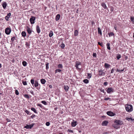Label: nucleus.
Instances as JSON below:
<instances>
[{
    "label": "nucleus",
    "instance_id": "52",
    "mask_svg": "<svg viewBox=\"0 0 134 134\" xmlns=\"http://www.w3.org/2000/svg\"><path fill=\"white\" fill-rule=\"evenodd\" d=\"M107 84H108V83L107 82H104V85L106 86V85H107Z\"/></svg>",
    "mask_w": 134,
    "mask_h": 134
},
{
    "label": "nucleus",
    "instance_id": "46",
    "mask_svg": "<svg viewBox=\"0 0 134 134\" xmlns=\"http://www.w3.org/2000/svg\"><path fill=\"white\" fill-rule=\"evenodd\" d=\"M68 132H73V131L72 130H68Z\"/></svg>",
    "mask_w": 134,
    "mask_h": 134
},
{
    "label": "nucleus",
    "instance_id": "17",
    "mask_svg": "<svg viewBox=\"0 0 134 134\" xmlns=\"http://www.w3.org/2000/svg\"><path fill=\"white\" fill-rule=\"evenodd\" d=\"M36 31L38 33H40V28L38 25H37L36 26Z\"/></svg>",
    "mask_w": 134,
    "mask_h": 134
},
{
    "label": "nucleus",
    "instance_id": "49",
    "mask_svg": "<svg viewBox=\"0 0 134 134\" xmlns=\"http://www.w3.org/2000/svg\"><path fill=\"white\" fill-rule=\"evenodd\" d=\"M100 91L101 92H102L103 93H104L105 92V91L104 90H102L101 89H100Z\"/></svg>",
    "mask_w": 134,
    "mask_h": 134
},
{
    "label": "nucleus",
    "instance_id": "27",
    "mask_svg": "<svg viewBox=\"0 0 134 134\" xmlns=\"http://www.w3.org/2000/svg\"><path fill=\"white\" fill-rule=\"evenodd\" d=\"M109 37L114 35V34L113 32H110L108 34Z\"/></svg>",
    "mask_w": 134,
    "mask_h": 134
},
{
    "label": "nucleus",
    "instance_id": "48",
    "mask_svg": "<svg viewBox=\"0 0 134 134\" xmlns=\"http://www.w3.org/2000/svg\"><path fill=\"white\" fill-rule=\"evenodd\" d=\"M114 69L113 68L111 70V73H113L114 72Z\"/></svg>",
    "mask_w": 134,
    "mask_h": 134
},
{
    "label": "nucleus",
    "instance_id": "6",
    "mask_svg": "<svg viewBox=\"0 0 134 134\" xmlns=\"http://www.w3.org/2000/svg\"><path fill=\"white\" fill-rule=\"evenodd\" d=\"M98 72L99 73V75L100 76L104 75L105 73L103 72V71L102 69L99 70Z\"/></svg>",
    "mask_w": 134,
    "mask_h": 134
},
{
    "label": "nucleus",
    "instance_id": "15",
    "mask_svg": "<svg viewBox=\"0 0 134 134\" xmlns=\"http://www.w3.org/2000/svg\"><path fill=\"white\" fill-rule=\"evenodd\" d=\"M64 88L66 92H67L69 88V87L66 85H64Z\"/></svg>",
    "mask_w": 134,
    "mask_h": 134
},
{
    "label": "nucleus",
    "instance_id": "33",
    "mask_svg": "<svg viewBox=\"0 0 134 134\" xmlns=\"http://www.w3.org/2000/svg\"><path fill=\"white\" fill-rule=\"evenodd\" d=\"M21 35L22 36L25 37V32L24 31H23L21 33Z\"/></svg>",
    "mask_w": 134,
    "mask_h": 134
},
{
    "label": "nucleus",
    "instance_id": "42",
    "mask_svg": "<svg viewBox=\"0 0 134 134\" xmlns=\"http://www.w3.org/2000/svg\"><path fill=\"white\" fill-rule=\"evenodd\" d=\"M15 39V37H13L11 38V40L12 42H13L14 41Z\"/></svg>",
    "mask_w": 134,
    "mask_h": 134
},
{
    "label": "nucleus",
    "instance_id": "37",
    "mask_svg": "<svg viewBox=\"0 0 134 134\" xmlns=\"http://www.w3.org/2000/svg\"><path fill=\"white\" fill-rule=\"evenodd\" d=\"M41 103L45 105H46L47 104L46 102L44 100L42 101Z\"/></svg>",
    "mask_w": 134,
    "mask_h": 134
},
{
    "label": "nucleus",
    "instance_id": "20",
    "mask_svg": "<svg viewBox=\"0 0 134 134\" xmlns=\"http://www.w3.org/2000/svg\"><path fill=\"white\" fill-rule=\"evenodd\" d=\"M2 5L3 8L5 9V8L7 6V4L5 2H4L2 4Z\"/></svg>",
    "mask_w": 134,
    "mask_h": 134
},
{
    "label": "nucleus",
    "instance_id": "12",
    "mask_svg": "<svg viewBox=\"0 0 134 134\" xmlns=\"http://www.w3.org/2000/svg\"><path fill=\"white\" fill-rule=\"evenodd\" d=\"M27 31L28 32V33L29 34H31V32H32V30H31L30 28L29 27H27Z\"/></svg>",
    "mask_w": 134,
    "mask_h": 134
},
{
    "label": "nucleus",
    "instance_id": "3",
    "mask_svg": "<svg viewBox=\"0 0 134 134\" xmlns=\"http://www.w3.org/2000/svg\"><path fill=\"white\" fill-rule=\"evenodd\" d=\"M114 122L117 125H121L123 124V122L120 120H115Z\"/></svg>",
    "mask_w": 134,
    "mask_h": 134
},
{
    "label": "nucleus",
    "instance_id": "32",
    "mask_svg": "<svg viewBox=\"0 0 134 134\" xmlns=\"http://www.w3.org/2000/svg\"><path fill=\"white\" fill-rule=\"evenodd\" d=\"M60 47L62 48V49L64 48V47H65L64 44L63 43H62L60 45Z\"/></svg>",
    "mask_w": 134,
    "mask_h": 134
},
{
    "label": "nucleus",
    "instance_id": "39",
    "mask_svg": "<svg viewBox=\"0 0 134 134\" xmlns=\"http://www.w3.org/2000/svg\"><path fill=\"white\" fill-rule=\"evenodd\" d=\"M31 84L33 85L34 83V79H31Z\"/></svg>",
    "mask_w": 134,
    "mask_h": 134
},
{
    "label": "nucleus",
    "instance_id": "60",
    "mask_svg": "<svg viewBox=\"0 0 134 134\" xmlns=\"http://www.w3.org/2000/svg\"><path fill=\"white\" fill-rule=\"evenodd\" d=\"M49 87H50V88H52V86L51 85H50L49 86Z\"/></svg>",
    "mask_w": 134,
    "mask_h": 134
},
{
    "label": "nucleus",
    "instance_id": "13",
    "mask_svg": "<svg viewBox=\"0 0 134 134\" xmlns=\"http://www.w3.org/2000/svg\"><path fill=\"white\" fill-rule=\"evenodd\" d=\"M104 66L105 68L107 69L109 68L110 65L108 64L105 63L104 64Z\"/></svg>",
    "mask_w": 134,
    "mask_h": 134
},
{
    "label": "nucleus",
    "instance_id": "62",
    "mask_svg": "<svg viewBox=\"0 0 134 134\" xmlns=\"http://www.w3.org/2000/svg\"><path fill=\"white\" fill-rule=\"evenodd\" d=\"M114 127L115 128H116V129H117V128L116 126H114Z\"/></svg>",
    "mask_w": 134,
    "mask_h": 134
},
{
    "label": "nucleus",
    "instance_id": "24",
    "mask_svg": "<svg viewBox=\"0 0 134 134\" xmlns=\"http://www.w3.org/2000/svg\"><path fill=\"white\" fill-rule=\"evenodd\" d=\"M35 86L36 87L38 86V84L37 81L35 80Z\"/></svg>",
    "mask_w": 134,
    "mask_h": 134
},
{
    "label": "nucleus",
    "instance_id": "50",
    "mask_svg": "<svg viewBox=\"0 0 134 134\" xmlns=\"http://www.w3.org/2000/svg\"><path fill=\"white\" fill-rule=\"evenodd\" d=\"M26 46H27L28 47V48L29 47V43H27V42L26 43Z\"/></svg>",
    "mask_w": 134,
    "mask_h": 134
},
{
    "label": "nucleus",
    "instance_id": "59",
    "mask_svg": "<svg viewBox=\"0 0 134 134\" xmlns=\"http://www.w3.org/2000/svg\"><path fill=\"white\" fill-rule=\"evenodd\" d=\"M2 67L1 64L0 63V68H1Z\"/></svg>",
    "mask_w": 134,
    "mask_h": 134
},
{
    "label": "nucleus",
    "instance_id": "44",
    "mask_svg": "<svg viewBox=\"0 0 134 134\" xmlns=\"http://www.w3.org/2000/svg\"><path fill=\"white\" fill-rule=\"evenodd\" d=\"M93 57H96V53H93Z\"/></svg>",
    "mask_w": 134,
    "mask_h": 134
},
{
    "label": "nucleus",
    "instance_id": "57",
    "mask_svg": "<svg viewBox=\"0 0 134 134\" xmlns=\"http://www.w3.org/2000/svg\"><path fill=\"white\" fill-rule=\"evenodd\" d=\"M23 84L24 85H25V81H23Z\"/></svg>",
    "mask_w": 134,
    "mask_h": 134
},
{
    "label": "nucleus",
    "instance_id": "40",
    "mask_svg": "<svg viewBox=\"0 0 134 134\" xmlns=\"http://www.w3.org/2000/svg\"><path fill=\"white\" fill-rule=\"evenodd\" d=\"M15 93L16 94V95H18L19 94V93L18 92V91L17 90H15Z\"/></svg>",
    "mask_w": 134,
    "mask_h": 134
},
{
    "label": "nucleus",
    "instance_id": "22",
    "mask_svg": "<svg viewBox=\"0 0 134 134\" xmlns=\"http://www.w3.org/2000/svg\"><path fill=\"white\" fill-rule=\"evenodd\" d=\"M40 81L41 83L43 84H44L46 82V81L44 79H41V80Z\"/></svg>",
    "mask_w": 134,
    "mask_h": 134
},
{
    "label": "nucleus",
    "instance_id": "5",
    "mask_svg": "<svg viewBox=\"0 0 134 134\" xmlns=\"http://www.w3.org/2000/svg\"><path fill=\"white\" fill-rule=\"evenodd\" d=\"M107 114L108 115L110 116H114L115 114L113 113L111 111H108L107 112Z\"/></svg>",
    "mask_w": 134,
    "mask_h": 134
},
{
    "label": "nucleus",
    "instance_id": "1",
    "mask_svg": "<svg viewBox=\"0 0 134 134\" xmlns=\"http://www.w3.org/2000/svg\"><path fill=\"white\" fill-rule=\"evenodd\" d=\"M127 105H126L125 106V108L126 111L129 112L132 111L133 110L132 105H128L127 107Z\"/></svg>",
    "mask_w": 134,
    "mask_h": 134
},
{
    "label": "nucleus",
    "instance_id": "31",
    "mask_svg": "<svg viewBox=\"0 0 134 134\" xmlns=\"http://www.w3.org/2000/svg\"><path fill=\"white\" fill-rule=\"evenodd\" d=\"M92 75L91 74L87 73V77L88 79H90Z\"/></svg>",
    "mask_w": 134,
    "mask_h": 134
},
{
    "label": "nucleus",
    "instance_id": "53",
    "mask_svg": "<svg viewBox=\"0 0 134 134\" xmlns=\"http://www.w3.org/2000/svg\"><path fill=\"white\" fill-rule=\"evenodd\" d=\"M110 99V98H105L104 100H107L108 99Z\"/></svg>",
    "mask_w": 134,
    "mask_h": 134
},
{
    "label": "nucleus",
    "instance_id": "9",
    "mask_svg": "<svg viewBox=\"0 0 134 134\" xmlns=\"http://www.w3.org/2000/svg\"><path fill=\"white\" fill-rule=\"evenodd\" d=\"M33 124H32L30 125H26V128L28 129H31L32 127L33 126Z\"/></svg>",
    "mask_w": 134,
    "mask_h": 134
},
{
    "label": "nucleus",
    "instance_id": "7",
    "mask_svg": "<svg viewBox=\"0 0 134 134\" xmlns=\"http://www.w3.org/2000/svg\"><path fill=\"white\" fill-rule=\"evenodd\" d=\"M125 119L129 121L134 122V119H133L131 118L126 117Z\"/></svg>",
    "mask_w": 134,
    "mask_h": 134
},
{
    "label": "nucleus",
    "instance_id": "34",
    "mask_svg": "<svg viewBox=\"0 0 134 134\" xmlns=\"http://www.w3.org/2000/svg\"><path fill=\"white\" fill-rule=\"evenodd\" d=\"M61 70L59 69H57L55 70V73H57L58 72H60L61 71Z\"/></svg>",
    "mask_w": 134,
    "mask_h": 134
},
{
    "label": "nucleus",
    "instance_id": "56",
    "mask_svg": "<svg viewBox=\"0 0 134 134\" xmlns=\"http://www.w3.org/2000/svg\"><path fill=\"white\" fill-rule=\"evenodd\" d=\"M38 106H39V107H42V105L41 104H38Z\"/></svg>",
    "mask_w": 134,
    "mask_h": 134
},
{
    "label": "nucleus",
    "instance_id": "25",
    "mask_svg": "<svg viewBox=\"0 0 134 134\" xmlns=\"http://www.w3.org/2000/svg\"><path fill=\"white\" fill-rule=\"evenodd\" d=\"M74 35L75 36L78 35V31L77 30H75L74 32Z\"/></svg>",
    "mask_w": 134,
    "mask_h": 134
},
{
    "label": "nucleus",
    "instance_id": "64",
    "mask_svg": "<svg viewBox=\"0 0 134 134\" xmlns=\"http://www.w3.org/2000/svg\"><path fill=\"white\" fill-rule=\"evenodd\" d=\"M24 96L25 97V94L24 95Z\"/></svg>",
    "mask_w": 134,
    "mask_h": 134
},
{
    "label": "nucleus",
    "instance_id": "38",
    "mask_svg": "<svg viewBox=\"0 0 134 134\" xmlns=\"http://www.w3.org/2000/svg\"><path fill=\"white\" fill-rule=\"evenodd\" d=\"M124 70V69H122V70L117 69V71L118 72H120V71L122 72V71H123Z\"/></svg>",
    "mask_w": 134,
    "mask_h": 134
},
{
    "label": "nucleus",
    "instance_id": "11",
    "mask_svg": "<svg viewBox=\"0 0 134 134\" xmlns=\"http://www.w3.org/2000/svg\"><path fill=\"white\" fill-rule=\"evenodd\" d=\"M11 15V13H9L5 17V19L7 21L8 20V18Z\"/></svg>",
    "mask_w": 134,
    "mask_h": 134
},
{
    "label": "nucleus",
    "instance_id": "55",
    "mask_svg": "<svg viewBox=\"0 0 134 134\" xmlns=\"http://www.w3.org/2000/svg\"><path fill=\"white\" fill-rule=\"evenodd\" d=\"M23 64L24 66H25V61L23 62Z\"/></svg>",
    "mask_w": 134,
    "mask_h": 134
},
{
    "label": "nucleus",
    "instance_id": "43",
    "mask_svg": "<svg viewBox=\"0 0 134 134\" xmlns=\"http://www.w3.org/2000/svg\"><path fill=\"white\" fill-rule=\"evenodd\" d=\"M48 63H47L46 64V68L47 69L48 68Z\"/></svg>",
    "mask_w": 134,
    "mask_h": 134
},
{
    "label": "nucleus",
    "instance_id": "28",
    "mask_svg": "<svg viewBox=\"0 0 134 134\" xmlns=\"http://www.w3.org/2000/svg\"><path fill=\"white\" fill-rule=\"evenodd\" d=\"M83 81L84 83H87L89 82L88 80L87 79H84L83 80Z\"/></svg>",
    "mask_w": 134,
    "mask_h": 134
},
{
    "label": "nucleus",
    "instance_id": "47",
    "mask_svg": "<svg viewBox=\"0 0 134 134\" xmlns=\"http://www.w3.org/2000/svg\"><path fill=\"white\" fill-rule=\"evenodd\" d=\"M26 113L30 115V112L26 110Z\"/></svg>",
    "mask_w": 134,
    "mask_h": 134
},
{
    "label": "nucleus",
    "instance_id": "63",
    "mask_svg": "<svg viewBox=\"0 0 134 134\" xmlns=\"http://www.w3.org/2000/svg\"><path fill=\"white\" fill-rule=\"evenodd\" d=\"M25 63H26V64H27V63H26V62H25Z\"/></svg>",
    "mask_w": 134,
    "mask_h": 134
},
{
    "label": "nucleus",
    "instance_id": "14",
    "mask_svg": "<svg viewBox=\"0 0 134 134\" xmlns=\"http://www.w3.org/2000/svg\"><path fill=\"white\" fill-rule=\"evenodd\" d=\"M81 63L80 62H77L76 63V65L75 66V67L77 69L79 68H78V66L79 65H80Z\"/></svg>",
    "mask_w": 134,
    "mask_h": 134
},
{
    "label": "nucleus",
    "instance_id": "8",
    "mask_svg": "<svg viewBox=\"0 0 134 134\" xmlns=\"http://www.w3.org/2000/svg\"><path fill=\"white\" fill-rule=\"evenodd\" d=\"M113 92V89L111 88H109L107 90V92L109 93H110L111 92Z\"/></svg>",
    "mask_w": 134,
    "mask_h": 134
},
{
    "label": "nucleus",
    "instance_id": "45",
    "mask_svg": "<svg viewBox=\"0 0 134 134\" xmlns=\"http://www.w3.org/2000/svg\"><path fill=\"white\" fill-rule=\"evenodd\" d=\"M30 96L27 94H26V98L29 99V98Z\"/></svg>",
    "mask_w": 134,
    "mask_h": 134
},
{
    "label": "nucleus",
    "instance_id": "19",
    "mask_svg": "<svg viewBox=\"0 0 134 134\" xmlns=\"http://www.w3.org/2000/svg\"><path fill=\"white\" fill-rule=\"evenodd\" d=\"M101 5L104 9H106L107 8L106 4L104 3H102Z\"/></svg>",
    "mask_w": 134,
    "mask_h": 134
},
{
    "label": "nucleus",
    "instance_id": "18",
    "mask_svg": "<svg viewBox=\"0 0 134 134\" xmlns=\"http://www.w3.org/2000/svg\"><path fill=\"white\" fill-rule=\"evenodd\" d=\"M98 34H100L101 36L102 35L101 30L99 27H98Z\"/></svg>",
    "mask_w": 134,
    "mask_h": 134
},
{
    "label": "nucleus",
    "instance_id": "30",
    "mask_svg": "<svg viewBox=\"0 0 134 134\" xmlns=\"http://www.w3.org/2000/svg\"><path fill=\"white\" fill-rule=\"evenodd\" d=\"M130 20L131 21L133 22V23L134 24V17H133L132 16H131L130 17Z\"/></svg>",
    "mask_w": 134,
    "mask_h": 134
},
{
    "label": "nucleus",
    "instance_id": "41",
    "mask_svg": "<svg viewBox=\"0 0 134 134\" xmlns=\"http://www.w3.org/2000/svg\"><path fill=\"white\" fill-rule=\"evenodd\" d=\"M50 123L49 122H47L46 123V125L47 126H48L50 125Z\"/></svg>",
    "mask_w": 134,
    "mask_h": 134
},
{
    "label": "nucleus",
    "instance_id": "35",
    "mask_svg": "<svg viewBox=\"0 0 134 134\" xmlns=\"http://www.w3.org/2000/svg\"><path fill=\"white\" fill-rule=\"evenodd\" d=\"M121 57V55L120 54H118L116 58L118 60H119Z\"/></svg>",
    "mask_w": 134,
    "mask_h": 134
},
{
    "label": "nucleus",
    "instance_id": "29",
    "mask_svg": "<svg viewBox=\"0 0 134 134\" xmlns=\"http://www.w3.org/2000/svg\"><path fill=\"white\" fill-rule=\"evenodd\" d=\"M31 109L32 110L34 111V113H37L36 110L35 109V108H32Z\"/></svg>",
    "mask_w": 134,
    "mask_h": 134
},
{
    "label": "nucleus",
    "instance_id": "16",
    "mask_svg": "<svg viewBox=\"0 0 134 134\" xmlns=\"http://www.w3.org/2000/svg\"><path fill=\"white\" fill-rule=\"evenodd\" d=\"M108 122L107 121H103L102 123V125L103 126H106L108 124Z\"/></svg>",
    "mask_w": 134,
    "mask_h": 134
},
{
    "label": "nucleus",
    "instance_id": "10",
    "mask_svg": "<svg viewBox=\"0 0 134 134\" xmlns=\"http://www.w3.org/2000/svg\"><path fill=\"white\" fill-rule=\"evenodd\" d=\"M77 122L76 121H74V120H73V122H71V126L72 127H75L76 125Z\"/></svg>",
    "mask_w": 134,
    "mask_h": 134
},
{
    "label": "nucleus",
    "instance_id": "61",
    "mask_svg": "<svg viewBox=\"0 0 134 134\" xmlns=\"http://www.w3.org/2000/svg\"><path fill=\"white\" fill-rule=\"evenodd\" d=\"M92 24L93 25L94 24V23L93 22H92Z\"/></svg>",
    "mask_w": 134,
    "mask_h": 134
},
{
    "label": "nucleus",
    "instance_id": "4",
    "mask_svg": "<svg viewBox=\"0 0 134 134\" xmlns=\"http://www.w3.org/2000/svg\"><path fill=\"white\" fill-rule=\"evenodd\" d=\"M35 17L34 16H31L30 19V21L31 24H34L35 23Z\"/></svg>",
    "mask_w": 134,
    "mask_h": 134
},
{
    "label": "nucleus",
    "instance_id": "54",
    "mask_svg": "<svg viewBox=\"0 0 134 134\" xmlns=\"http://www.w3.org/2000/svg\"><path fill=\"white\" fill-rule=\"evenodd\" d=\"M35 116V115L34 114H33L31 116V117L33 119L34 117Z\"/></svg>",
    "mask_w": 134,
    "mask_h": 134
},
{
    "label": "nucleus",
    "instance_id": "51",
    "mask_svg": "<svg viewBox=\"0 0 134 134\" xmlns=\"http://www.w3.org/2000/svg\"><path fill=\"white\" fill-rule=\"evenodd\" d=\"M98 44L99 45L101 46H102V45L103 44H102V43H100V42H98Z\"/></svg>",
    "mask_w": 134,
    "mask_h": 134
},
{
    "label": "nucleus",
    "instance_id": "21",
    "mask_svg": "<svg viewBox=\"0 0 134 134\" xmlns=\"http://www.w3.org/2000/svg\"><path fill=\"white\" fill-rule=\"evenodd\" d=\"M60 17V15L59 14H57L56 16L55 20L56 21H58L59 20Z\"/></svg>",
    "mask_w": 134,
    "mask_h": 134
},
{
    "label": "nucleus",
    "instance_id": "26",
    "mask_svg": "<svg viewBox=\"0 0 134 134\" xmlns=\"http://www.w3.org/2000/svg\"><path fill=\"white\" fill-rule=\"evenodd\" d=\"M110 44L109 43H107V49L109 50H110Z\"/></svg>",
    "mask_w": 134,
    "mask_h": 134
},
{
    "label": "nucleus",
    "instance_id": "2",
    "mask_svg": "<svg viewBox=\"0 0 134 134\" xmlns=\"http://www.w3.org/2000/svg\"><path fill=\"white\" fill-rule=\"evenodd\" d=\"M11 32V29L9 27L6 28L5 30V34L7 35H9Z\"/></svg>",
    "mask_w": 134,
    "mask_h": 134
},
{
    "label": "nucleus",
    "instance_id": "36",
    "mask_svg": "<svg viewBox=\"0 0 134 134\" xmlns=\"http://www.w3.org/2000/svg\"><path fill=\"white\" fill-rule=\"evenodd\" d=\"M58 67L59 68H62L63 67V66L61 64H59L58 65Z\"/></svg>",
    "mask_w": 134,
    "mask_h": 134
},
{
    "label": "nucleus",
    "instance_id": "58",
    "mask_svg": "<svg viewBox=\"0 0 134 134\" xmlns=\"http://www.w3.org/2000/svg\"><path fill=\"white\" fill-rule=\"evenodd\" d=\"M114 29L115 30H117V28L116 27L114 26Z\"/></svg>",
    "mask_w": 134,
    "mask_h": 134
},
{
    "label": "nucleus",
    "instance_id": "23",
    "mask_svg": "<svg viewBox=\"0 0 134 134\" xmlns=\"http://www.w3.org/2000/svg\"><path fill=\"white\" fill-rule=\"evenodd\" d=\"M53 35V32L52 31H51L49 33V36L50 37H51Z\"/></svg>",
    "mask_w": 134,
    "mask_h": 134
}]
</instances>
